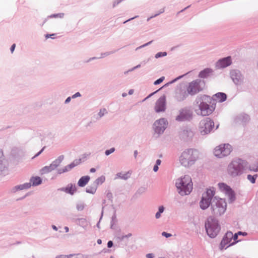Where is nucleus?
Segmentation results:
<instances>
[{
  "instance_id": "obj_1",
  "label": "nucleus",
  "mask_w": 258,
  "mask_h": 258,
  "mask_svg": "<svg viewBox=\"0 0 258 258\" xmlns=\"http://www.w3.org/2000/svg\"><path fill=\"white\" fill-rule=\"evenodd\" d=\"M247 162L237 158L233 160L228 165L227 173L231 177H236L242 175L247 170Z\"/></svg>"
},
{
  "instance_id": "obj_2",
  "label": "nucleus",
  "mask_w": 258,
  "mask_h": 258,
  "mask_svg": "<svg viewBox=\"0 0 258 258\" xmlns=\"http://www.w3.org/2000/svg\"><path fill=\"white\" fill-rule=\"evenodd\" d=\"M200 158V152L196 149H185L179 156L180 163L185 167H189L195 164Z\"/></svg>"
},
{
  "instance_id": "obj_3",
  "label": "nucleus",
  "mask_w": 258,
  "mask_h": 258,
  "mask_svg": "<svg viewBox=\"0 0 258 258\" xmlns=\"http://www.w3.org/2000/svg\"><path fill=\"white\" fill-rule=\"evenodd\" d=\"M211 98L207 95L198 96L196 100V105L199 109L196 111L198 114L207 116L211 114L214 110V107L210 106L208 103H211Z\"/></svg>"
},
{
  "instance_id": "obj_4",
  "label": "nucleus",
  "mask_w": 258,
  "mask_h": 258,
  "mask_svg": "<svg viewBox=\"0 0 258 258\" xmlns=\"http://www.w3.org/2000/svg\"><path fill=\"white\" fill-rule=\"evenodd\" d=\"M175 185L178 194L181 196L189 195L193 188L191 178L187 175L176 179Z\"/></svg>"
},
{
  "instance_id": "obj_5",
  "label": "nucleus",
  "mask_w": 258,
  "mask_h": 258,
  "mask_svg": "<svg viewBox=\"0 0 258 258\" xmlns=\"http://www.w3.org/2000/svg\"><path fill=\"white\" fill-rule=\"evenodd\" d=\"M206 230L208 235L211 237H215L220 230V226L218 221L214 217H209L205 223Z\"/></svg>"
},
{
  "instance_id": "obj_6",
  "label": "nucleus",
  "mask_w": 258,
  "mask_h": 258,
  "mask_svg": "<svg viewBox=\"0 0 258 258\" xmlns=\"http://www.w3.org/2000/svg\"><path fill=\"white\" fill-rule=\"evenodd\" d=\"M227 207V203L223 199L214 197L211 202V209L213 214L217 216L223 214Z\"/></svg>"
},
{
  "instance_id": "obj_7",
  "label": "nucleus",
  "mask_w": 258,
  "mask_h": 258,
  "mask_svg": "<svg viewBox=\"0 0 258 258\" xmlns=\"http://www.w3.org/2000/svg\"><path fill=\"white\" fill-rule=\"evenodd\" d=\"M214 195L215 191L214 189L212 188L208 189L206 192L203 194L202 199L200 202V206L202 209L206 210L210 205H211Z\"/></svg>"
},
{
  "instance_id": "obj_8",
  "label": "nucleus",
  "mask_w": 258,
  "mask_h": 258,
  "mask_svg": "<svg viewBox=\"0 0 258 258\" xmlns=\"http://www.w3.org/2000/svg\"><path fill=\"white\" fill-rule=\"evenodd\" d=\"M232 151V146L229 144H223L217 146L214 151L215 156L222 158L228 156Z\"/></svg>"
},
{
  "instance_id": "obj_9",
  "label": "nucleus",
  "mask_w": 258,
  "mask_h": 258,
  "mask_svg": "<svg viewBox=\"0 0 258 258\" xmlns=\"http://www.w3.org/2000/svg\"><path fill=\"white\" fill-rule=\"evenodd\" d=\"M214 126V123L210 118L207 117L200 122L199 130L202 135L209 134Z\"/></svg>"
},
{
  "instance_id": "obj_10",
  "label": "nucleus",
  "mask_w": 258,
  "mask_h": 258,
  "mask_svg": "<svg viewBox=\"0 0 258 258\" xmlns=\"http://www.w3.org/2000/svg\"><path fill=\"white\" fill-rule=\"evenodd\" d=\"M204 86V81L201 80L194 81L189 84L187 89V93L191 95H194L202 91Z\"/></svg>"
},
{
  "instance_id": "obj_11",
  "label": "nucleus",
  "mask_w": 258,
  "mask_h": 258,
  "mask_svg": "<svg viewBox=\"0 0 258 258\" xmlns=\"http://www.w3.org/2000/svg\"><path fill=\"white\" fill-rule=\"evenodd\" d=\"M168 122L165 118H161L156 120L153 125V128L155 134L158 137L162 135L167 127Z\"/></svg>"
},
{
  "instance_id": "obj_12",
  "label": "nucleus",
  "mask_w": 258,
  "mask_h": 258,
  "mask_svg": "<svg viewBox=\"0 0 258 258\" xmlns=\"http://www.w3.org/2000/svg\"><path fill=\"white\" fill-rule=\"evenodd\" d=\"M218 186L220 189L224 192L228 198L229 202L232 203L235 200V196L233 190L230 186H228L224 183H219Z\"/></svg>"
},
{
  "instance_id": "obj_13",
  "label": "nucleus",
  "mask_w": 258,
  "mask_h": 258,
  "mask_svg": "<svg viewBox=\"0 0 258 258\" xmlns=\"http://www.w3.org/2000/svg\"><path fill=\"white\" fill-rule=\"evenodd\" d=\"M179 113L175 118L177 121L189 120L192 118V113L187 109H181L179 110Z\"/></svg>"
},
{
  "instance_id": "obj_14",
  "label": "nucleus",
  "mask_w": 258,
  "mask_h": 258,
  "mask_svg": "<svg viewBox=\"0 0 258 258\" xmlns=\"http://www.w3.org/2000/svg\"><path fill=\"white\" fill-rule=\"evenodd\" d=\"M156 112H164L166 109V97L165 96L160 97L156 101L154 107Z\"/></svg>"
},
{
  "instance_id": "obj_15",
  "label": "nucleus",
  "mask_w": 258,
  "mask_h": 258,
  "mask_svg": "<svg viewBox=\"0 0 258 258\" xmlns=\"http://www.w3.org/2000/svg\"><path fill=\"white\" fill-rule=\"evenodd\" d=\"M233 237V233L231 231H228L224 236L220 244V248L221 250L226 248L227 246L230 244Z\"/></svg>"
},
{
  "instance_id": "obj_16",
  "label": "nucleus",
  "mask_w": 258,
  "mask_h": 258,
  "mask_svg": "<svg viewBox=\"0 0 258 258\" xmlns=\"http://www.w3.org/2000/svg\"><path fill=\"white\" fill-rule=\"evenodd\" d=\"M230 77L233 82L236 85L240 84L243 81L242 76L238 70H232L230 72Z\"/></svg>"
},
{
  "instance_id": "obj_17",
  "label": "nucleus",
  "mask_w": 258,
  "mask_h": 258,
  "mask_svg": "<svg viewBox=\"0 0 258 258\" xmlns=\"http://www.w3.org/2000/svg\"><path fill=\"white\" fill-rule=\"evenodd\" d=\"M194 135L191 130L187 128L182 129L179 133L180 139L184 141H187L191 139Z\"/></svg>"
},
{
  "instance_id": "obj_18",
  "label": "nucleus",
  "mask_w": 258,
  "mask_h": 258,
  "mask_svg": "<svg viewBox=\"0 0 258 258\" xmlns=\"http://www.w3.org/2000/svg\"><path fill=\"white\" fill-rule=\"evenodd\" d=\"M8 163L4 156L2 150H0V174L6 170L8 168Z\"/></svg>"
},
{
  "instance_id": "obj_19",
  "label": "nucleus",
  "mask_w": 258,
  "mask_h": 258,
  "mask_svg": "<svg viewBox=\"0 0 258 258\" xmlns=\"http://www.w3.org/2000/svg\"><path fill=\"white\" fill-rule=\"evenodd\" d=\"M81 163V159L78 160H75L72 163L68 165V166H66L64 168L62 169H59L58 170V172L59 174L67 172L75 166H77Z\"/></svg>"
},
{
  "instance_id": "obj_20",
  "label": "nucleus",
  "mask_w": 258,
  "mask_h": 258,
  "mask_svg": "<svg viewBox=\"0 0 258 258\" xmlns=\"http://www.w3.org/2000/svg\"><path fill=\"white\" fill-rule=\"evenodd\" d=\"M226 98L227 95L225 93L219 92L214 95L211 99L219 102H223L226 100Z\"/></svg>"
},
{
  "instance_id": "obj_21",
  "label": "nucleus",
  "mask_w": 258,
  "mask_h": 258,
  "mask_svg": "<svg viewBox=\"0 0 258 258\" xmlns=\"http://www.w3.org/2000/svg\"><path fill=\"white\" fill-rule=\"evenodd\" d=\"M60 190L73 195L76 191L77 188L75 184L70 183L69 184L67 187L61 188Z\"/></svg>"
},
{
  "instance_id": "obj_22",
  "label": "nucleus",
  "mask_w": 258,
  "mask_h": 258,
  "mask_svg": "<svg viewBox=\"0 0 258 258\" xmlns=\"http://www.w3.org/2000/svg\"><path fill=\"white\" fill-rule=\"evenodd\" d=\"M131 174L132 172L131 171L126 172H119L116 174L115 179L120 178L123 180H127L130 177Z\"/></svg>"
},
{
  "instance_id": "obj_23",
  "label": "nucleus",
  "mask_w": 258,
  "mask_h": 258,
  "mask_svg": "<svg viewBox=\"0 0 258 258\" xmlns=\"http://www.w3.org/2000/svg\"><path fill=\"white\" fill-rule=\"evenodd\" d=\"M31 186V183L27 182V183H25L22 184H20V185H18L15 186L13 188V191L14 192H16V191H18V190H23V189H26L29 188Z\"/></svg>"
},
{
  "instance_id": "obj_24",
  "label": "nucleus",
  "mask_w": 258,
  "mask_h": 258,
  "mask_svg": "<svg viewBox=\"0 0 258 258\" xmlns=\"http://www.w3.org/2000/svg\"><path fill=\"white\" fill-rule=\"evenodd\" d=\"M90 179V176L88 175L82 176L78 181V185L80 187L85 186L88 183Z\"/></svg>"
},
{
  "instance_id": "obj_25",
  "label": "nucleus",
  "mask_w": 258,
  "mask_h": 258,
  "mask_svg": "<svg viewBox=\"0 0 258 258\" xmlns=\"http://www.w3.org/2000/svg\"><path fill=\"white\" fill-rule=\"evenodd\" d=\"M250 118L249 116L246 114H240L237 116L236 118L237 121H241L242 123H245L249 121Z\"/></svg>"
},
{
  "instance_id": "obj_26",
  "label": "nucleus",
  "mask_w": 258,
  "mask_h": 258,
  "mask_svg": "<svg viewBox=\"0 0 258 258\" xmlns=\"http://www.w3.org/2000/svg\"><path fill=\"white\" fill-rule=\"evenodd\" d=\"M187 96V94L185 91H180L177 93L175 98L178 101H182L184 100Z\"/></svg>"
},
{
  "instance_id": "obj_27",
  "label": "nucleus",
  "mask_w": 258,
  "mask_h": 258,
  "mask_svg": "<svg viewBox=\"0 0 258 258\" xmlns=\"http://www.w3.org/2000/svg\"><path fill=\"white\" fill-rule=\"evenodd\" d=\"M30 181L29 183H31V185L37 186L41 183L42 179L38 176L32 177L30 178Z\"/></svg>"
},
{
  "instance_id": "obj_28",
  "label": "nucleus",
  "mask_w": 258,
  "mask_h": 258,
  "mask_svg": "<svg viewBox=\"0 0 258 258\" xmlns=\"http://www.w3.org/2000/svg\"><path fill=\"white\" fill-rule=\"evenodd\" d=\"M64 158V156L63 155H61L59 156L56 160L52 162L51 165L53 168L54 170L61 163L62 161Z\"/></svg>"
},
{
  "instance_id": "obj_29",
  "label": "nucleus",
  "mask_w": 258,
  "mask_h": 258,
  "mask_svg": "<svg viewBox=\"0 0 258 258\" xmlns=\"http://www.w3.org/2000/svg\"><path fill=\"white\" fill-rule=\"evenodd\" d=\"M64 158V156L63 155H61L59 156L56 160L52 162L51 165L53 168L54 170L61 163L62 161Z\"/></svg>"
},
{
  "instance_id": "obj_30",
  "label": "nucleus",
  "mask_w": 258,
  "mask_h": 258,
  "mask_svg": "<svg viewBox=\"0 0 258 258\" xmlns=\"http://www.w3.org/2000/svg\"><path fill=\"white\" fill-rule=\"evenodd\" d=\"M218 62L219 64H231L232 63L231 58L230 56H228L220 59Z\"/></svg>"
},
{
  "instance_id": "obj_31",
  "label": "nucleus",
  "mask_w": 258,
  "mask_h": 258,
  "mask_svg": "<svg viewBox=\"0 0 258 258\" xmlns=\"http://www.w3.org/2000/svg\"><path fill=\"white\" fill-rule=\"evenodd\" d=\"M212 73V70L210 69H206L204 70L201 71L199 74V77L201 78H205L209 76V75Z\"/></svg>"
},
{
  "instance_id": "obj_32",
  "label": "nucleus",
  "mask_w": 258,
  "mask_h": 258,
  "mask_svg": "<svg viewBox=\"0 0 258 258\" xmlns=\"http://www.w3.org/2000/svg\"><path fill=\"white\" fill-rule=\"evenodd\" d=\"M53 170H54V169H53V168H52V165L50 164L49 166H46L44 167L43 168H42L40 170V172H41V174H44L48 173Z\"/></svg>"
},
{
  "instance_id": "obj_33",
  "label": "nucleus",
  "mask_w": 258,
  "mask_h": 258,
  "mask_svg": "<svg viewBox=\"0 0 258 258\" xmlns=\"http://www.w3.org/2000/svg\"><path fill=\"white\" fill-rule=\"evenodd\" d=\"M97 188V187L96 186V185H94L93 183L91 185L88 186L86 188V191L89 194H94L95 193Z\"/></svg>"
},
{
  "instance_id": "obj_34",
  "label": "nucleus",
  "mask_w": 258,
  "mask_h": 258,
  "mask_svg": "<svg viewBox=\"0 0 258 258\" xmlns=\"http://www.w3.org/2000/svg\"><path fill=\"white\" fill-rule=\"evenodd\" d=\"M105 180V177L104 176L102 175L97 178L95 181L94 182L93 184L96 185V186L97 187V186L99 184H102Z\"/></svg>"
},
{
  "instance_id": "obj_35",
  "label": "nucleus",
  "mask_w": 258,
  "mask_h": 258,
  "mask_svg": "<svg viewBox=\"0 0 258 258\" xmlns=\"http://www.w3.org/2000/svg\"><path fill=\"white\" fill-rule=\"evenodd\" d=\"M78 224L84 228H86L88 224L86 219L85 218H80L78 219Z\"/></svg>"
},
{
  "instance_id": "obj_36",
  "label": "nucleus",
  "mask_w": 258,
  "mask_h": 258,
  "mask_svg": "<svg viewBox=\"0 0 258 258\" xmlns=\"http://www.w3.org/2000/svg\"><path fill=\"white\" fill-rule=\"evenodd\" d=\"M165 208L163 206H160L158 208V211L155 214V218L157 219H159L161 216V214L164 211Z\"/></svg>"
},
{
  "instance_id": "obj_37",
  "label": "nucleus",
  "mask_w": 258,
  "mask_h": 258,
  "mask_svg": "<svg viewBox=\"0 0 258 258\" xmlns=\"http://www.w3.org/2000/svg\"><path fill=\"white\" fill-rule=\"evenodd\" d=\"M247 170L251 171L257 172L258 171V163L256 164H253L252 165H249L247 162Z\"/></svg>"
},
{
  "instance_id": "obj_38",
  "label": "nucleus",
  "mask_w": 258,
  "mask_h": 258,
  "mask_svg": "<svg viewBox=\"0 0 258 258\" xmlns=\"http://www.w3.org/2000/svg\"><path fill=\"white\" fill-rule=\"evenodd\" d=\"M107 113V111L105 108H101L100 109L99 112L97 114V117H96L97 119H100L102 117H103L105 114Z\"/></svg>"
},
{
  "instance_id": "obj_39",
  "label": "nucleus",
  "mask_w": 258,
  "mask_h": 258,
  "mask_svg": "<svg viewBox=\"0 0 258 258\" xmlns=\"http://www.w3.org/2000/svg\"><path fill=\"white\" fill-rule=\"evenodd\" d=\"M257 177V175L256 174L254 175H251L249 174V175H247V178L252 183H254L255 182V179Z\"/></svg>"
},
{
  "instance_id": "obj_40",
  "label": "nucleus",
  "mask_w": 258,
  "mask_h": 258,
  "mask_svg": "<svg viewBox=\"0 0 258 258\" xmlns=\"http://www.w3.org/2000/svg\"><path fill=\"white\" fill-rule=\"evenodd\" d=\"M238 236V235L237 233H235L234 235L233 234V237H232V240L233 239L234 241L231 243V244H229L228 246H227V247H228L230 245H232L238 242V241H237Z\"/></svg>"
},
{
  "instance_id": "obj_41",
  "label": "nucleus",
  "mask_w": 258,
  "mask_h": 258,
  "mask_svg": "<svg viewBox=\"0 0 258 258\" xmlns=\"http://www.w3.org/2000/svg\"><path fill=\"white\" fill-rule=\"evenodd\" d=\"M187 74V73H186V74H184L183 75H181V76H180L178 77L177 78H175V79L173 80L172 81H171L168 82V83H167L166 84H165L164 86H168L169 85L171 84L174 83L177 80H178L179 79L181 78L182 77H183L184 75H185Z\"/></svg>"
},
{
  "instance_id": "obj_42",
  "label": "nucleus",
  "mask_w": 258,
  "mask_h": 258,
  "mask_svg": "<svg viewBox=\"0 0 258 258\" xmlns=\"http://www.w3.org/2000/svg\"><path fill=\"white\" fill-rule=\"evenodd\" d=\"M84 204L82 203H79L77 204V209L78 211H82L84 209Z\"/></svg>"
},
{
  "instance_id": "obj_43",
  "label": "nucleus",
  "mask_w": 258,
  "mask_h": 258,
  "mask_svg": "<svg viewBox=\"0 0 258 258\" xmlns=\"http://www.w3.org/2000/svg\"><path fill=\"white\" fill-rule=\"evenodd\" d=\"M114 151H115V148H110L109 150H106L105 152V155L106 156H108L110 154L113 153L114 152Z\"/></svg>"
},
{
  "instance_id": "obj_44",
  "label": "nucleus",
  "mask_w": 258,
  "mask_h": 258,
  "mask_svg": "<svg viewBox=\"0 0 258 258\" xmlns=\"http://www.w3.org/2000/svg\"><path fill=\"white\" fill-rule=\"evenodd\" d=\"M164 79H165L164 77H161L160 78H159V79L157 80L156 81H155L154 82V85H157L159 84L160 83H162Z\"/></svg>"
},
{
  "instance_id": "obj_45",
  "label": "nucleus",
  "mask_w": 258,
  "mask_h": 258,
  "mask_svg": "<svg viewBox=\"0 0 258 258\" xmlns=\"http://www.w3.org/2000/svg\"><path fill=\"white\" fill-rule=\"evenodd\" d=\"M166 55H167V53L166 52H160L157 53L156 54L155 57L157 58H159L161 56H165Z\"/></svg>"
},
{
  "instance_id": "obj_46",
  "label": "nucleus",
  "mask_w": 258,
  "mask_h": 258,
  "mask_svg": "<svg viewBox=\"0 0 258 258\" xmlns=\"http://www.w3.org/2000/svg\"><path fill=\"white\" fill-rule=\"evenodd\" d=\"M64 16V14L63 13H60V14H55V15H52L51 16H50V18H62Z\"/></svg>"
},
{
  "instance_id": "obj_47",
  "label": "nucleus",
  "mask_w": 258,
  "mask_h": 258,
  "mask_svg": "<svg viewBox=\"0 0 258 258\" xmlns=\"http://www.w3.org/2000/svg\"><path fill=\"white\" fill-rule=\"evenodd\" d=\"M73 254H69V255H59L56 256L55 258H70L72 256Z\"/></svg>"
},
{
  "instance_id": "obj_48",
  "label": "nucleus",
  "mask_w": 258,
  "mask_h": 258,
  "mask_svg": "<svg viewBox=\"0 0 258 258\" xmlns=\"http://www.w3.org/2000/svg\"><path fill=\"white\" fill-rule=\"evenodd\" d=\"M140 66H136V67H133V68L131 69H129L126 72H124V74H126L127 73H128V72H132L134 70H135L136 69L138 68L139 67H140Z\"/></svg>"
},
{
  "instance_id": "obj_49",
  "label": "nucleus",
  "mask_w": 258,
  "mask_h": 258,
  "mask_svg": "<svg viewBox=\"0 0 258 258\" xmlns=\"http://www.w3.org/2000/svg\"><path fill=\"white\" fill-rule=\"evenodd\" d=\"M132 236V233H128L126 235H123L120 237L121 240H123L124 238H129Z\"/></svg>"
},
{
  "instance_id": "obj_50",
  "label": "nucleus",
  "mask_w": 258,
  "mask_h": 258,
  "mask_svg": "<svg viewBox=\"0 0 258 258\" xmlns=\"http://www.w3.org/2000/svg\"><path fill=\"white\" fill-rule=\"evenodd\" d=\"M162 235L163 236H165L166 238L170 237H171L172 236L171 234L168 233H167L166 232H163L162 233Z\"/></svg>"
},
{
  "instance_id": "obj_51",
  "label": "nucleus",
  "mask_w": 258,
  "mask_h": 258,
  "mask_svg": "<svg viewBox=\"0 0 258 258\" xmlns=\"http://www.w3.org/2000/svg\"><path fill=\"white\" fill-rule=\"evenodd\" d=\"M147 258H154L155 255L153 253H148L146 254Z\"/></svg>"
},
{
  "instance_id": "obj_52",
  "label": "nucleus",
  "mask_w": 258,
  "mask_h": 258,
  "mask_svg": "<svg viewBox=\"0 0 258 258\" xmlns=\"http://www.w3.org/2000/svg\"><path fill=\"white\" fill-rule=\"evenodd\" d=\"M81 94L79 92H77L72 96V98H75L78 97H80Z\"/></svg>"
},
{
  "instance_id": "obj_53",
  "label": "nucleus",
  "mask_w": 258,
  "mask_h": 258,
  "mask_svg": "<svg viewBox=\"0 0 258 258\" xmlns=\"http://www.w3.org/2000/svg\"><path fill=\"white\" fill-rule=\"evenodd\" d=\"M54 35H55V34H46V35H45V38H46V39H48V38H50V37H51V38H53V37H53V36H54Z\"/></svg>"
},
{
  "instance_id": "obj_54",
  "label": "nucleus",
  "mask_w": 258,
  "mask_h": 258,
  "mask_svg": "<svg viewBox=\"0 0 258 258\" xmlns=\"http://www.w3.org/2000/svg\"><path fill=\"white\" fill-rule=\"evenodd\" d=\"M113 246V242L112 241H109L107 243V247L109 248Z\"/></svg>"
},
{
  "instance_id": "obj_55",
  "label": "nucleus",
  "mask_w": 258,
  "mask_h": 258,
  "mask_svg": "<svg viewBox=\"0 0 258 258\" xmlns=\"http://www.w3.org/2000/svg\"><path fill=\"white\" fill-rule=\"evenodd\" d=\"M15 47H16V44H13L11 47V51L12 53H13L15 50Z\"/></svg>"
},
{
  "instance_id": "obj_56",
  "label": "nucleus",
  "mask_w": 258,
  "mask_h": 258,
  "mask_svg": "<svg viewBox=\"0 0 258 258\" xmlns=\"http://www.w3.org/2000/svg\"><path fill=\"white\" fill-rule=\"evenodd\" d=\"M237 233L238 234V235H242L244 236L247 235V233H246V232H242L241 231H239Z\"/></svg>"
},
{
  "instance_id": "obj_57",
  "label": "nucleus",
  "mask_w": 258,
  "mask_h": 258,
  "mask_svg": "<svg viewBox=\"0 0 258 258\" xmlns=\"http://www.w3.org/2000/svg\"><path fill=\"white\" fill-rule=\"evenodd\" d=\"M158 165H155L154 166V168H153V170L154 172H157L158 170Z\"/></svg>"
},
{
  "instance_id": "obj_58",
  "label": "nucleus",
  "mask_w": 258,
  "mask_h": 258,
  "mask_svg": "<svg viewBox=\"0 0 258 258\" xmlns=\"http://www.w3.org/2000/svg\"><path fill=\"white\" fill-rule=\"evenodd\" d=\"M44 149V147H43L36 155H35V156L33 158H35V157L39 156L43 152Z\"/></svg>"
},
{
  "instance_id": "obj_59",
  "label": "nucleus",
  "mask_w": 258,
  "mask_h": 258,
  "mask_svg": "<svg viewBox=\"0 0 258 258\" xmlns=\"http://www.w3.org/2000/svg\"><path fill=\"white\" fill-rule=\"evenodd\" d=\"M161 161L160 159H158L156 161V164L155 165L159 166V165H160L161 164Z\"/></svg>"
},
{
  "instance_id": "obj_60",
  "label": "nucleus",
  "mask_w": 258,
  "mask_h": 258,
  "mask_svg": "<svg viewBox=\"0 0 258 258\" xmlns=\"http://www.w3.org/2000/svg\"><path fill=\"white\" fill-rule=\"evenodd\" d=\"M71 97H68V98L66 99V100H65V103H66V104H67V103H69V102H70V101H71Z\"/></svg>"
},
{
  "instance_id": "obj_61",
  "label": "nucleus",
  "mask_w": 258,
  "mask_h": 258,
  "mask_svg": "<svg viewBox=\"0 0 258 258\" xmlns=\"http://www.w3.org/2000/svg\"><path fill=\"white\" fill-rule=\"evenodd\" d=\"M138 151H137V150H135V151H134V157H135V158H137V155H138Z\"/></svg>"
},
{
  "instance_id": "obj_62",
  "label": "nucleus",
  "mask_w": 258,
  "mask_h": 258,
  "mask_svg": "<svg viewBox=\"0 0 258 258\" xmlns=\"http://www.w3.org/2000/svg\"><path fill=\"white\" fill-rule=\"evenodd\" d=\"M139 192H144L145 191V188H141L139 189Z\"/></svg>"
},
{
  "instance_id": "obj_63",
  "label": "nucleus",
  "mask_w": 258,
  "mask_h": 258,
  "mask_svg": "<svg viewBox=\"0 0 258 258\" xmlns=\"http://www.w3.org/2000/svg\"><path fill=\"white\" fill-rule=\"evenodd\" d=\"M134 91L133 89L130 90L129 91H128V94L129 95H132L133 94V93H134Z\"/></svg>"
},
{
  "instance_id": "obj_64",
  "label": "nucleus",
  "mask_w": 258,
  "mask_h": 258,
  "mask_svg": "<svg viewBox=\"0 0 258 258\" xmlns=\"http://www.w3.org/2000/svg\"><path fill=\"white\" fill-rule=\"evenodd\" d=\"M90 171L92 173L95 172L96 171V169L94 168H91Z\"/></svg>"
}]
</instances>
